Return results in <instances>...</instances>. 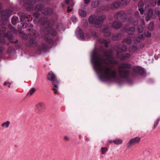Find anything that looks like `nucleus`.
Masks as SVG:
<instances>
[{"label":"nucleus","mask_w":160,"mask_h":160,"mask_svg":"<svg viewBox=\"0 0 160 160\" xmlns=\"http://www.w3.org/2000/svg\"><path fill=\"white\" fill-rule=\"evenodd\" d=\"M92 60L95 69L102 78L109 80L117 78V71L112 68V66L118 62L113 58L111 53L105 54L103 57L97 54H93Z\"/></svg>","instance_id":"nucleus-1"},{"label":"nucleus","mask_w":160,"mask_h":160,"mask_svg":"<svg viewBox=\"0 0 160 160\" xmlns=\"http://www.w3.org/2000/svg\"><path fill=\"white\" fill-rule=\"evenodd\" d=\"M131 67V65L129 63H123L121 64L118 68L120 77L122 78H126L128 77L129 74V71L126 69L130 68Z\"/></svg>","instance_id":"nucleus-2"},{"label":"nucleus","mask_w":160,"mask_h":160,"mask_svg":"<svg viewBox=\"0 0 160 160\" xmlns=\"http://www.w3.org/2000/svg\"><path fill=\"white\" fill-rule=\"evenodd\" d=\"M105 18V15L100 17H98L95 15H92L90 17L88 20L90 23L95 24L97 28H98L102 24Z\"/></svg>","instance_id":"nucleus-3"},{"label":"nucleus","mask_w":160,"mask_h":160,"mask_svg":"<svg viewBox=\"0 0 160 160\" xmlns=\"http://www.w3.org/2000/svg\"><path fill=\"white\" fill-rule=\"evenodd\" d=\"M127 50V48L126 46L124 45H123L121 50H119L117 51V57L118 58H121V59L123 60L126 59L128 58H129L130 56V55L128 53L124 55L123 57H122V51L121 52V51H126Z\"/></svg>","instance_id":"nucleus-4"},{"label":"nucleus","mask_w":160,"mask_h":160,"mask_svg":"<svg viewBox=\"0 0 160 160\" xmlns=\"http://www.w3.org/2000/svg\"><path fill=\"white\" fill-rule=\"evenodd\" d=\"M141 139L139 137H136L130 139L127 144V147L130 148L136 144L139 143Z\"/></svg>","instance_id":"nucleus-5"},{"label":"nucleus","mask_w":160,"mask_h":160,"mask_svg":"<svg viewBox=\"0 0 160 160\" xmlns=\"http://www.w3.org/2000/svg\"><path fill=\"white\" fill-rule=\"evenodd\" d=\"M47 77L48 79L51 81L52 83L56 82L58 83L59 82V81L56 78L55 75L52 72H49Z\"/></svg>","instance_id":"nucleus-6"},{"label":"nucleus","mask_w":160,"mask_h":160,"mask_svg":"<svg viewBox=\"0 0 160 160\" xmlns=\"http://www.w3.org/2000/svg\"><path fill=\"white\" fill-rule=\"evenodd\" d=\"M133 72L132 73V75L133 76L136 75L134 73H138L140 74H143L144 73L143 69L138 66H136L133 68Z\"/></svg>","instance_id":"nucleus-7"},{"label":"nucleus","mask_w":160,"mask_h":160,"mask_svg":"<svg viewBox=\"0 0 160 160\" xmlns=\"http://www.w3.org/2000/svg\"><path fill=\"white\" fill-rule=\"evenodd\" d=\"M11 14V12L9 10L3 11L2 14V20H6Z\"/></svg>","instance_id":"nucleus-8"},{"label":"nucleus","mask_w":160,"mask_h":160,"mask_svg":"<svg viewBox=\"0 0 160 160\" xmlns=\"http://www.w3.org/2000/svg\"><path fill=\"white\" fill-rule=\"evenodd\" d=\"M60 83V82L59 81L58 83H52L53 85V87L52 88V89L54 92V93L56 94H58V90H59V85Z\"/></svg>","instance_id":"nucleus-9"},{"label":"nucleus","mask_w":160,"mask_h":160,"mask_svg":"<svg viewBox=\"0 0 160 160\" xmlns=\"http://www.w3.org/2000/svg\"><path fill=\"white\" fill-rule=\"evenodd\" d=\"M44 106L43 103L39 102L37 103L35 105L36 109L40 112H42L43 108Z\"/></svg>","instance_id":"nucleus-10"},{"label":"nucleus","mask_w":160,"mask_h":160,"mask_svg":"<svg viewBox=\"0 0 160 160\" xmlns=\"http://www.w3.org/2000/svg\"><path fill=\"white\" fill-rule=\"evenodd\" d=\"M125 16V14L123 12H121L116 13L115 15V17L118 20H121Z\"/></svg>","instance_id":"nucleus-11"},{"label":"nucleus","mask_w":160,"mask_h":160,"mask_svg":"<svg viewBox=\"0 0 160 160\" xmlns=\"http://www.w3.org/2000/svg\"><path fill=\"white\" fill-rule=\"evenodd\" d=\"M120 4V3L119 2H114L112 3L110 8L112 9H116L119 7Z\"/></svg>","instance_id":"nucleus-12"},{"label":"nucleus","mask_w":160,"mask_h":160,"mask_svg":"<svg viewBox=\"0 0 160 160\" xmlns=\"http://www.w3.org/2000/svg\"><path fill=\"white\" fill-rule=\"evenodd\" d=\"M3 30V31L0 32V42L4 43L5 42V41L3 38H2V36H4V32L5 31V29L4 28H1V30Z\"/></svg>","instance_id":"nucleus-13"},{"label":"nucleus","mask_w":160,"mask_h":160,"mask_svg":"<svg viewBox=\"0 0 160 160\" xmlns=\"http://www.w3.org/2000/svg\"><path fill=\"white\" fill-rule=\"evenodd\" d=\"M137 49V48L136 43L130 46L129 49V51L131 53H133L136 52Z\"/></svg>","instance_id":"nucleus-14"},{"label":"nucleus","mask_w":160,"mask_h":160,"mask_svg":"<svg viewBox=\"0 0 160 160\" xmlns=\"http://www.w3.org/2000/svg\"><path fill=\"white\" fill-rule=\"evenodd\" d=\"M10 123V121H7L2 123L1 125V126L3 128H7L9 127Z\"/></svg>","instance_id":"nucleus-15"},{"label":"nucleus","mask_w":160,"mask_h":160,"mask_svg":"<svg viewBox=\"0 0 160 160\" xmlns=\"http://www.w3.org/2000/svg\"><path fill=\"white\" fill-rule=\"evenodd\" d=\"M7 36L8 38L10 40V42L12 43H17L18 42V40H16L15 42L12 40L13 37L12 34L10 32L7 35Z\"/></svg>","instance_id":"nucleus-16"},{"label":"nucleus","mask_w":160,"mask_h":160,"mask_svg":"<svg viewBox=\"0 0 160 160\" xmlns=\"http://www.w3.org/2000/svg\"><path fill=\"white\" fill-rule=\"evenodd\" d=\"M121 26V23H119L118 22H116L113 23L112 27L116 29H118Z\"/></svg>","instance_id":"nucleus-17"},{"label":"nucleus","mask_w":160,"mask_h":160,"mask_svg":"<svg viewBox=\"0 0 160 160\" xmlns=\"http://www.w3.org/2000/svg\"><path fill=\"white\" fill-rule=\"evenodd\" d=\"M122 140L120 138L113 140V143L116 145L121 144L122 143Z\"/></svg>","instance_id":"nucleus-18"},{"label":"nucleus","mask_w":160,"mask_h":160,"mask_svg":"<svg viewBox=\"0 0 160 160\" xmlns=\"http://www.w3.org/2000/svg\"><path fill=\"white\" fill-rule=\"evenodd\" d=\"M99 0H93L92 3V6L94 8L97 7L99 5Z\"/></svg>","instance_id":"nucleus-19"},{"label":"nucleus","mask_w":160,"mask_h":160,"mask_svg":"<svg viewBox=\"0 0 160 160\" xmlns=\"http://www.w3.org/2000/svg\"><path fill=\"white\" fill-rule=\"evenodd\" d=\"M160 121V117H159L154 121L153 125V129H155L156 128L157 126L159 124Z\"/></svg>","instance_id":"nucleus-20"},{"label":"nucleus","mask_w":160,"mask_h":160,"mask_svg":"<svg viewBox=\"0 0 160 160\" xmlns=\"http://www.w3.org/2000/svg\"><path fill=\"white\" fill-rule=\"evenodd\" d=\"M43 5H38L35 7V10L38 11H40L43 9Z\"/></svg>","instance_id":"nucleus-21"},{"label":"nucleus","mask_w":160,"mask_h":160,"mask_svg":"<svg viewBox=\"0 0 160 160\" xmlns=\"http://www.w3.org/2000/svg\"><path fill=\"white\" fill-rule=\"evenodd\" d=\"M129 37L130 35H128L127 38H125L123 40V42H126L128 44H130L131 42V39L130 38H129Z\"/></svg>","instance_id":"nucleus-22"},{"label":"nucleus","mask_w":160,"mask_h":160,"mask_svg":"<svg viewBox=\"0 0 160 160\" xmlns=\"http://www.w3.org/2000/svg\"><path fill=\"white\" fill-rule=\"evenodd\" d=\"M79 15L82 17H85L86 15V12L83 10H80L79 11Z\"/></svg>","instance_id":"nucleus-23"},{"label":"nucleus","mask_w":160,"mask_h":160,"mask_svg":"<svg viewBox=\"0 0 160 160\" xmlns=\"http://www.w3.org/2000/svg\"><path fill=\"white\" fill-rule=\"evenodd\" d=\"M108 150V148L106 147H102L101 148V152L102 154H105Z\"/></svg>","instance_id":"nucleus-24"},{"label":"nucleus","mask_w":160,"mask_h":160,"mask_svg":"<svg viewBox=\"0 0 160 160\" xmlns=\"http://www.w3.org/2000/svg\"><path fill=\"white\" fill-rule=\"evenodd\" d=\"M35 91V89L34 88H32L29 90L28 93V95L31 96L32 95L33 93H34Z\"/></svg>","instance_id":"nucleus-25"},{"label":"nucleus","mask_w":160,"mask_h":160,"mask_svg":"<svg viewBox=\"0 0 160 160\" xmlns=\"http://www.w3.org/2000/svg\"><path fill=\"white\" fill-rule=\"evenodd\" d=\"M135 29L134 28H128L127 29V30L128 33L131 34L135 31Z\"/></svg>","instance_id":"nucleus-26"},{"label":"nucleus","mask_w":160,"mask_h":160,"mask_svg":"<svg viewBox=\"0 0 160 160\" xmlns=\"http://www.w3.org/2000/svg\"><path fill=\"white\" fill-rule=\"evenodd\" d=\"M49 33L52 36H55L56 34V32L55 30L51 28L49 31Z\"/></svg>","instance_id":"nucleus-27"},{"label":"nucleus","mask_w":160,"mask_h":160,"mask_svg":"<svg viewBox=\"0 0 160 160\" xmlns=\"http://www.w3.org/2000/svg\"><path fill=\"white\" fill-rule=\"evenodd\" d=\"M154 28L153 24L152 22H150L148 27V28L150 30H152Z\"/></svg>","instance_id":"nucleus-28"},{"label":"nucleus","mask_w":160,"mask_h":160,"mask_svg":"<svg viewBox=\"0 0 160 160\" xmlns=\"http://www.w3.org/2000/svg\"><path fill=\"white\" fill-rule=\"evenodd\" d=\"M33 39H32V38L31 39V40H29V43H32L33 44H35L36 43L35 41L34 40L36 38V37L34 34L33 37Z\"/></svg>","instance_id":"nucleus-29"},{"label":"nucleus","mask_w":160,"mask_h":160,"mask_svg":"<svg viewBox=\"0 0 160 160\" xmlns=\"http://www.w3.org/2000/svg\"><path fill=\"white\" fill-rule=\"evenodd\" d=\"M143 30V28L142 26H138V32H141Z\"/></svg>","instance_id":"nucleus-30"},{"label":"nucleus","mask_w":160,"mask_h":160,"mask_svg":"<svg viewBox=\"0 0 160 160\" xmlns=\"http://www.w3.org/2000/svg\"><path fill=\"white\" fill-rule=\"evenodd\" d=\"M155 11L157 14L158 17H160L159 20H160V12L159 8H156L155 9Z\"/></svg>","instance_id":"nucleus-31"},{"label":"nucleus","mask_w":160,"mask_h":160,"mask_svg":"<svg viewBox=\"0 0 160 160\" xmlns=\"http://www.w3.org/2000/svg\"><path fill=\"white\" fill-rule=\"evenodd\" d=\"M124 5H126L129 2L130 0H121Z\"/></svg>","instance_id":"nucleus-32"},{"label":"nucleus","mask_w":160,"mask_h":160,"mask_svg":"<svg viewBox=\"0 0 160 160\" xmlns=\"http://www.w3.org/2000/svg\"><path fill=\"white\" fill-rule=\"evenodd\" d=\"M153 14V10L152 9H149L148 10V15L152 17Z\"/></svg>","instance_id":"nucleus-33"},{"label":"nucleus","mask_w":160,"mask_h":160,"mask_svg":"<svg viewBox=\"0 0 160 160\" xmlns=\"http://www.w3.org/2000/svg\"><path fill=\"white\" fill-rule=\"evenodd\" d=\"M11 84V83H10L8 81H6V82H5L3 84L4 86H6L7 85H8V88H10V84Z\"/></svg>","instance_id":"nucleus-34"},{"label":"nucleus","mask_w":160,"mask_h":160,"mask_svg":"<svg viewBox=\"0 0 160 160\" xmlns=\"http://www.w3.org/2000/svg\"><path fill=\"white\" fill-rule=\"evenodd\" d=\"M78 37H79L80 39L81 40L84 39L83 35L81 32H80V33L78 34Z\"/></svg>","instance_id":"nucleus-35"},{"label":"nucleus","mask_w":160,"mask_h":160,"mask_svg":"<svg viewBox=\"0 0 160 160\" xmlns=\"http://www.w3.org/2000/svg\"><path fill=\"white\" fill-rule=\"evenodd\" d=\"M143 6V4L142 2V1H139L138 3V7L139 8H142Z\"/></svg>","instance_id":"nucleus-36"},{"label":"nucleus","mask_w":160,"mask_h":160,"mask_svg":"<svg viewBox=\"0 0 160 160\" xmlns=\"http://www.w3.org/2000/svg\"><path fill=\"white\" fill-rule=\"evenodd\" d=\"M12 24L15 25L16 24V21L14 18H13L12 20Z\"/></svg>","instance_id":"nucleus-37"},{"label":"nucleus","mask_w":160,"mask_h":160,"mask_svg":"<svg viewBox=\"0 0 160 160\" xmlns=\"http://www.w3.org/2000/svg\"><path fill=\"white\" fill-rule=\"evenodd\" d=\"M47 36L48 35H47L45 36V37L44 38V39L47 42H49L51 40V39L50 38H48V37H47Z\"/></svg>","instance_id":"nucleus-38"},{"label":"nucleus","mask_w":160,"mask_h":160,"mask_svg":"<svg viewBox=\"0 0 160 160\" xmlns=\"http://www.w3.org/2000/svg\"><path fill=\"white\" fill-rule=\"evenodd\" d=\"M139 10L141 14H143L144 12V10L143 8H139Z\"/></svg>","instance_id":"nucleus-39"},{"label":"nucleus","mask_w":160,"mask_h":160,"mask_svg":"<svg viewBox=\"0 0 160 160\" xmlns=\"http://www.w3.org/2000/svg\"><path fill=\"white\" fill-rule=\"evenodd\" d=\"M113 40H117L119 39V37H118L117 36H114L112 38Z\"/></svg>","instance_id":"nucleus-40"},{"label":"nucleus","mask_w":160,"mask_h":160,"mask_svg":"<svg viewBox=\"0 0 160 160\" xmlns=\"http://www.w3.org/2000/svg\"><path fill=\"white\" fill-rule=\"evenodd\" d=\"M71 20L73 22H75L77 20V18L75 17H72L71 18Z\"/></svg>","instance_id":"nucleus-41"},{"label":"nucleus","mask_w":160,"mask_h":160,"mask_svg":"<svg viewBox=\"0 0 160 160\" xmlns=\"http://www.w3.org/2000/svg\"><path fill=\"white\" fill-rule=\"evenodd\" d=\"M64 139L66 141H68L69 140V138L67 136H66L64 137Z\"/></svg>","instance_id":"nucleus-42"},{"label":"nucleus","mask_w":160,"mask_h":160,"mask_svg":"<svg viewBox=\"0 0 160 160\" xmlns=\"http://www.w3.org/2000/svg\"><path fill=\"white\" fill-rule=\"evenodd\" d=\"M151 17H150L149 15L147 16L146 18V20L147 21H149L151 18Z\"/></svg>","instance_id":"nucleus-43"},{"label":"nucleus","mask_w":160,"mask_h":160,"mask_svg":"<svg viewBox=\"0 0 160 160\" xmlns=\"http://www.w3.org/2000/svg\"><path fill=\"white\" fill-rule=\"evenodd\" d=\"M72 8H70V7H68V10H67V12H70L72 10Z\"/></svg>","instance_id":"nucleus-44"},{"label":"nucleus","mask_w":160,"mask_h":160,"mask_svg":"<svg viewBox=\"0 0 160 160\" xmlns=\"http://www.w3.org/2000/svg\"><path fill=\"white\" fill-rule=\"evenodd\" d=\"M84 2L86 4H88L90 2V0H84Z\"/></svg>","instance_id":"nucleus-45"},{"label":"nucleus","mask_w":160,"mask_h":160,"mask_svg":"<svg viewBox=\"0 0 160 160\" xmlns=\"http://www.w3.org/2000/svg\"><path fill=\"white\" fill-rule=\"evenodd\" d=\"M3 50V48L0 46V55L1 54L2 51Z\"/></svg>","instance_id":"nucleus-46"},{"label":"nucleus","mask_w":160,"mask_h":160,"mask_svg":"<svg viewBox=\"0 0 160 160\" xmlns=\"http://www.w3.org/2000/svg\"><path fill=\"white\" fill-rule=\"evenodd\" d=\"M138 24V21H135V22H134L133 23V24L134 25H137Z\"/></svg>","instance_id":"nucleus-47"},{"label":"nucleus","mask_w":160,"mask_h":160,"mask_svg":"<svg viewBox=\"0 0 160 160\" xmlns=\"http://www.w3.org/2000/svg\"><path fill=\"white\" fill-rule=\"evenodd\" d=\"M146 35L148 37H150L151 36V34L150 32H148L147 34H146Z\"/></svg>","instance_id":"nucleus-48"},{"label":"nucleus","mask_w":160,"mask_h":160,"mask_svg":"<svg viewBox=\"0 0 160 160\" xmlns=\"http://www.w3.org/2000/svg\"><path fill=\"white\" fill-rule=\"evenodd\" d=\"M112 143H113V140H111L108 141V143L112 144Z\"/></svg>","instance_id":"nucleus-49"},{"label":"nucleus","mask_w":160,"mask_h":160,"mask_svg":"<svg viewBox=\"0 0 160 160\" xmlns=\"http://www.w3.org/2000/svg\"><path fill=\"white\" fill-rule=\"evenodd\" d=\"M69 0H65V2L67 4H69Z\"/></svg>","instance_id":"nucleus-50"},{"label":"nucleus","mask_w":160,"mask_h":160,"mask_svg":"<svg viewBox=\"0 0 160 160\" xmlns=\"http://www.w3.org/2000/svg\"><path fill=\"white\" fill-rule=\"evenodd\" d=\"M102 43H106V40L105 39H103L102 40Z\"/></svg>","instance_id":"nucleus-51"},{"label":"nucleus","mask_w":160,"mask_h":160,"mask_svg":"<svg viewBox=\"0 0 160 160\" xmlns=\"http://www.w3.org/2000/svg\"><path fill=\"white\" fill-rule=\"evenodd\" d=\"M110 35V33L109 32H108L107 33L105 34V35L106 36H109Z\"/></svg>","instance_id":"nucleus-52"},{"label":"nucleus","mask_w":160,"mask_h":160,"mask_svg":"<svg viewBox=\"0 0 160 160\" xmlns=\"http://www.w3.org/2000/svg\"><path fill=\"white\" fill-rule=\"evenodd\" d=\"M141 22L143 25L144 24V20H141Z\"/></svg>","instance_id":"nucleus-53"},{"label":"nucleus","mask_w":160,"mask_h":160,"mask_svg":"<svg viewBox=\"0 0 160 160\" xmlns=\"http://www.w3.org/2000/svg\"><path fill=\"white\" fill-rule=\"evenodd\" d=\"M157 4L158 5H160V0H159L158 1Z\"/></svg>","instance_id":"nucleus-54"},{"label":"nucleus","mask_w":160,"mask_h":160,"mask_svg":"<svg viewBox=\"0 0 160 160\" xmlns=\"http://www.w3.org/2000/svg\"><path fill=\"white\" fill-rule=\"evenodd\" d=\"M74 3L73 2H72V3H71V7H72L74 5Z\"/></svg>","instance_id":"nucleus-55"},{"label":"nucleus","mask_w":160,"mask_h":160,"mask_svg":"<svg viewBox=\"0 0 160 160\" xmlns=\"http://www.w3.org/2000/svg\"><path fill=\"white\" fill-rule=\"evenodd\" d=\"M86 140L87 141H89V138H87L86 139Z\"/></svg>","instance_id":"nucleus-56"},{"label":"nucleus","mask_w":160,"mask_h":160,"mask_svg":"<svg viewBox=\"0 0 160 160\" xmlns=\"http://www.w3.org/2000/svg\"><path fill=\"white\" fill-rule=\"evenodd\" d=\"M103 32H106V29H104L103 30Z\"/></svg>","instance_id":"nucleus-57"},{"label":"nucleus","mask_w":160,"mask_h":160,"mask_svg":"<svg viewBox=\"0 0 160 160\" xmlns=\"http://www.w3.org/2000/svg\"><path fill=\"white\" fill-rule=\"evenodd\" d=\"M156 4V1H155V3H154L153 5H154Z\"/></svg>","instance_id":"nucleus-58"},{"label":"nucleus","mask_w":160,"mask_h":160,"mask_svg":"<svg viewBox=\"0 0 160 160\" xmlns=\"http://www.w3.org/2000/svg\"><path fill=\"white\" fill-rule=\"evenodd\" d=\"M1 4L0 3V9L1 8Z\"/></svg>","instance_id":"nucleus-59"},{"label":"nucleus","mask_w":160,"mask_h":160,"mask_svg":"<svg viewBox=\"0 0 160 160\" xmlns=\"http://www.w3.org/2000/svg\"><path fill=\"white\" fill-rule=\"evenodd\" d=\"M41 50H44V48H43V49H41Z\"/></svg>","instance_id":"nucleus-60"},{"label":"nucleus","mask_w":160,"mask_h":160,"mask_svg":"<svg viewBox=\"0 0 160 160\" xmlns=\"http://www.w3.org/2000/svg\"><path fill=\"white\" fill-rule=\"evenodd\" d=\"M27 9H28V10H29L30 9V8H27Z\"/></svg>","instance_id":"nucleus-61"},{"label":"nucleus","mask_w":160,"mask_h":160,"mask_svg":"<svg viewBox=\"0 0 160 160\" xmlns=\"http://www.w3.org/2000/svg\"><path fill=\"white\" fill-rule=\"evenodd\" d=\"M105 46H106V47H107V45H106V44H105Z\"/></svg>","instance_id":"nucleus-62"},{"label":"nucleus","mask_w":160,"mask_h":160,"mask_svg":"<svg viewBox=\"0 0 160 160\" xmlns=\"http://www.w3.org/2000/svg\"><path fill=\"white\" fill-rule=\"evenodd\" d=\"M137 41H138L139 40H137Z\"/></svg>","instance_id":"nucleus-63"},{"label":"nucleus","mask_w":160,"mask_h":160,"mask_svg":"<svg viewBox=\"0 0 160 160\" xmlns=\"http://www.w3.org/2000/svg\"><path fill=\"white\" fill-rule=\"evenodd\" d=\"M137 13H138V14L139 13H138V12H137Z\"/></svg>","instance_id":"nucleus-64"}]
</instances>
